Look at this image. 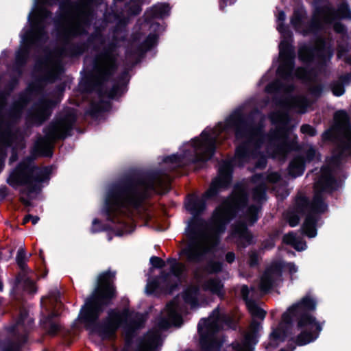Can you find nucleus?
Masks as SVG:
<instances>
[{
    "mask_svg": "<svg viewBox=\"0 0 351 351\" xmlns=\"http://www.w3.org/2000/svg\"><path fill=\"white\" fill-rule=\"evenodd\" d=\"M169 191L168 176L162 170L146 172L132 170L123 175L109 187L102 213L108 221L119 226L116 235L122 236L135 228L121 218L124 210H139L154 195H165Z\"/></svg>",
    "mask_w": 351,
    "mask_h": 351,
    "instance_id": "1",
    "label": "nucleus"
},
{
    "mask_svg": "<svg viewBox=\"0 0 351 351\" xmlns=\"http://www.w3.org/2000/svg\"><path fill=\"white\" fill-rule=\"evenodd\" d=\"M116 271L110 269L100 274L97 278V286L93 292L86 298L82 306L78 319L84 324L87 330L97 334L102 339H110L116 335L118 329L123 326L128 335L134 334L142 328L145 323V317L141 313H136L134 318L130 319L132 313L129 308L119 311L111 308L107 312V316L101 322V315L106 308L112 304L117 296L116 286L114 283Z\"/></svg>",
    "mask_w": 351,
    "mask_h": 351,
    "instance_id": "2",
    "label": "nucleus"
},
{
    "mask_svg": "<svg viewBox=\"0 0 351 351\" xmlns=\"http://www.w3.org/2000/svg\"><path fill=\"white\" fill-rule=\"evenodd\" d=\"M221 130H233L236 140H244L236 147L234 157L239 164L248 162L252 154L251 146L260 147L264 143V125L256 123L252 112L245 113L241 108L234 110L226 119L225 123H219Z\"/></svg>",
    "mask_w": 351,
    "mask_h": 351,
    "instance_id": "3",
    "label": "nucleus"
},
{
    "mask_svg": "<svg viewBox=\"0 0 351 351\" xmlns=\"http://www.w3.org/2000/svg\"><path fill=\"white\" fill-rule=\"evenodd\" d=\"M249 195L245 186L241 183H236L230 195L218 205L213 211L210 225L215 232V244L219 242V235L223 233L227 226L234 219L239 212L246 209L245 219L254 225L258 220V213L262 206L251 204L248 206Z\"/></svg>",
    "mask_w": 351,
    "mask_h": 351,
    "instance_id": "4",
    "label": "nucleus"
},
{
    "mask_svg": "<svg viewBox=\"0 0 351 351\" xmlns=\"http://www.w3.org/2000/svg\"><path fill=\"white\" fill-rule=\"evenodd\" d=\"M316 301L310 296L302 298L300 302L288 308L282 315V321L292 325L296 322V327L300 332L296 338H291L298 346H304L315 341L323 328L322 323L317 320L311 312L316 309Z\"/></svg>",
    "mask_w": 351,
    "mask_h": 351,
    "instance_id": "5",
    "label": "nucleus"
},
{
    "mask_svg": "<svg viewBox=\"0 0 351 351\" xmlns=\"http://www.w3.org/2000/svg\"><path fill=\"white\" fill-rule=\"evenodd\" d=\"M33 158H27L21 161L14 171L8 179L10 186L27 185V194L38 193L40 191V183L49 180L51 170L49 167L43 169L33 165Z\"/></svg>",
    "mask_w": 351,
    "mask_h": 351,
    "instance_id": "6",
    "label": "nucleus"
},
{
    "mask_svg": "<svg viewBox=\"0 0 351 351\" xmlns=\"http://www.w3.org/2000/svg\"><path fill=\"white\" fill-rule=\"evenodd\" d=\"M77 121V116L73 112H68L64 114L56 116L44 129V138L36 144V150L45 157H51L53 150L46 143V141H56L64 140L73 134V130Z\"/></svg>",
    "mask_w": 351,
    "mask_h": 351,
    "instance_id": "7",
    "label": "nucleus"
},
{
    "mask_svg": "<svg viewBox=\"0 0 351 351\" xmlns=\"http://www.w3.org/2000/svg\"><path fill=\"white\" fill-rule=\"evenodd\" d=\"M202 138L200 140L195 137L192 139V146L194 148L193 152L185 150L183 154H173L167 156L164 158L165 163L180 164L185 157L190 154L191 158V162L193 164L206 163L210 160L215 155L216 152L217 138L213 136L211 133L206 130H204L201 133Z\"/></svg>",
    "mask_w": 351,
    "mask_h": 351,
    "instance_id": "8",
    "label": "nucleus"
},
{
    "mask_svg": "<svg viewBox=\"0 0 351 351\" xmlns=\"http://www.w3.org/2000/svg\"><path fill=\"white\" fill-rule=\"evenodd\" d=\"M185 270V265L180 262L171 265L168 272L161 270L160 275L148 281L146 286L147 293L156 296L173 294L178 289Z\"/></svg>",
    "mask_w": 351,
    "mask_h": 351,
    "instance_id": "9",
    "label": "nucleus"
},
{
    "mask_svg": "<svg viewBox=\"0 0 351 351\" xmlns=\"http://www.w3.org/2000/svg\"><path fill=\"white\" fill-rule=\"evenodd\" d=\"M206 223L202 215H192L189 221L186 236L189 241L186 247L181 250L180 255L185 256L189 263H201L208 252L206 248L200 249L197 243V239L205 228Z\"/></svg>",
    "mask_w": 351,
    "mask_h": 351,
    "instance_id": "10",
    "label": "nucleus"
},
{
    "mask_svg": "<svg viewBox=\"0 0 351 351\" xmlns=\"http://www.w3.org/2000/svg\"><path fill=\"white\" fill-rule=\"evenodd\" d=\"M47 38L43 21L36 20L32 22L31 29L23 37L25 45L16 53L14 71L19 73V77L23 73V68L28 61L31 45L44 43Z\"/></svg>",
    "mask_w": 351,
    "mask_h": 351,
    "instance_id": "11",
    "label": "nucleus"
},
{
    "mask_svg": "<svg viewBox=\"0 0 351 351\" xmlns=\"http://www.w3.org/2000/svg\"><path fill=\"white\" fill-rule=\"evenodd\" d=\"M232 178L233 165L231 161L226 160L219 167L217 176L212 180L205 196L213 199L217 197L221 191L231 186Z\"/></svg>",
    "mask_w": 351,
    "mask_h": 351,
    "instance_id": "12",
    "label": "nucleus"
},
{
    "mask_svg": "<svg viewBox=\"0 0 351 351\" xmlns=\"http://www.w3.org/2000/svg\"><path fill=\"white\" fill-rule=\"evenodd\" d=\"M319 47L316 48L310 45H304L298 49V58L300 61L305 63L313 62L315 58V53L317 52V56L322 65H326L333 56L334 49L330 44H327L324 38L319 40Z\"/></svg>",
    "mask_w": 351,
    "mask_h": 351,
    "instance_id": "13",
    "label": "nucleus"
},
{
    "mask_svg": "<svg viewBox=\"0 0 351 351\" xmlns=\"http://www.w3.org/2000/svg\"><path fill=\"white\" fill-rule=\"evenodd\" d=\"M335 128L338 136L339 148L351 152V123L349 114L345 110H339L334 114Z\"/></svg>",
    "mask_w": 351,
    "mask_h": 351,
    "instance_id": "14",
    "label": "nucleus"
},
{
    "mask_svg": "<svg viewBox=\"0 0 351 351\" xmlns=\"http://www.w3.org/2000/svg\"><path fill=\"white\" fill-rule=\"evenodd\" d=\"M56 76L55 73L51 71H48L46 73L37 77L32 82L29 83L25 90L19 94L18 101L14 102L16 106L24 108L32 100L34 95L42 94L44 91L45 86L47 83H53L55 82Z\"/></svg>",
    "mask_w": 351,
    "mask_h": 351,
    "instance_id": "15",
    "label": "nucleus"
},
{
    "mask_svg": "<svg viewBox=\"0 0 351 351\" xmlns=\"http://www.w3.org/2000/svg\"><path fill=\"white\" fill-rule=\"evenodd\" d=\"M279 56L281 62L276 70L277 75L285 80L292 79L295 58L294 47L288 40H282L279 44Z\"/></svg>",
    "mask_w": 351,
    "mask_h": 351,
    "instance_id": "16",
    "label": "nucleus"
},
{
    "mask_svg": "<svg viewBox=\"0 0 351 351\" xmlns=\"http://www.w3.org/2000/svg\"><path fill=\"white\" fill-rule=\"evenodd\" d=\"M102 39L101 31L99 27H96L95 31L88 34L85 41L72 43L66 47H62L60 49V54L70 58L80 57L93 47L96 41Z\"/></svg>",
    "mask_w": 351,
    "mask_h": 351,
    "instance_id": "17",
    "label": "nucleus"
},
{
    "mask_svg": "<svg viewBox=\"0 0 351 351\" xmlns=\"http://www.w3.org/2000/svg\"><path fill=\"white\" fill-rule=\"evenodd\" d=\"M60 102L59 98L55 99L41 97L34 106V112L31 114L33 121L38 125L43 124L52 114L53 110Z\"/></svg>",
    "mask_w": 351,
    "mask_h": 351,
    "instance_id": "18",
    "label": "nucleus"
},
{
    "mask_svg": "<svg viewBox=\"0 0 351 351\" xmlns=\"http://www.w3.org/2000/svg\"><path fill=\"white\" fill-rule=\"evenodd\" d=\"M283 265L280 262L272 263L266 267L260 280V289L267 293L272 289L276 281L282 276Z\"/></svg>",
    "mask_w": 351,
    "mask_h": 351,
    "instance_id": "19",
    "label": "nucleus"
},
{
    "mask_svg": "<svg viewBox=\"0 0 351 351\" xmlns=\"http://www.w3.org/2000/svg\"><path fill=\"white\" fill-rule=\"evenodd\" d=\"M62 21H60L58 26H56L57 30V37L60 40H62L64 45V47L69 45L70 40L73 38H77L81 36L88 35V32L86 28L81 23L77 24L71 28H65L62 26Z\"/></svg>",
    "mask_w": 351,
    "mask_h": 351,
    "instance_id": "20",
    "label": "nucleus"
},
{
    "mask_svg": "<svg viewBox=\"0 0 351 351\" xmlns=\"http://www.w3.org/2000/svg\"><path fill=\"white\" fill-rule=\"evenodd\" d=\"M315 187L319 190V193H332L339 187V183L335 178L329 167H323L322 174L315 184Z\"/></svg>",
    "mask_w": 351,
    "mask_h": 351,
    "instance_id": "21",
    "label": "nucleus"
},
{
    "mask_svg": "<svg viewBox=\"0 0 351 351\" xmlns=\"http://www.w3.org/2000/svg\"><path fill=\"white\" fill-rule=\"evenodd\" d=\"M205 196V193L199 196L196 194H189L186 197L185 208L192 215H202L206 210L208 199H213Z\"/></svg>",
    "mask_w": 351,
    "mask_h": 351,
    "instance_id": "22",
    "label": "nucleus"
},
{
    "mask_svg": "<svg viewBox=\"0 0 351 351\" xmlns=\"http://www.w3.org/2000/svg\"><path fill=\"white\" fill-rule=\"evenodd\" d=\"M129 80V71L125 69L119 74L117 79L114 80V82L111 88L106 91L107 97L110 99L121 97L127 91Z\"/></svg>",
    "mask_w": 351,
    "mask_h": 351,
    "instance_id": "23",
    "label": "nucleus"
},
{
    "mask_svg": "<svg viewBox=\"0 0 351 351\" xmlns=\"http://www.w3.org/2000/svg\"><path fill=\"white\" fill-rule=\"evenodd\" d=\"M234 233L238 237V245L242 248L253 243V235L245 222L240 221L234 228Z\"/></svg>",
    "mask_w": 351,
    "mask_h": 351,
    "instance_id": "24",
    "label": "nucleus"
},
{
    "mask_svg": "<svg viewBox=\"0 0 351 351\" xmlns=\"http://www.w3.org/2000/svg\"><path fill=\"white\" fill-rule=\"evenodd\" d=\"M202 289L205 291H209L213 295H217L221 300L225 298L224 285L219 277L210 278L206 280L202 285Z\"/></svg>",
    "mask_w": 351,
    "mask_h": 351,
    "instance_id": "25",
    "label": "nucleus"
},
{
    "mask_svg": "<svg viewBox=\"0 0 351 351\" xmlns=\"http://www.w3.org/2000/svg\"><path fill=\"white\" fill-rule=\"evenodd\" d=\"M117 45L114 43H110L103 47L101 52L97 56L96 60L101 64L118 65L117 59L114 54Z\"/></svg>",
    "mask_w": 351,
    "mask_h": 351,
    "instance_id": "26",
    "label": "nucleus"
},
{
    "mask_svg": "<svg viewBox=\"0 0 351 351\" xmlns=\"http://www.w3.org/2000/svg\"><path fill=\"white\" fill-rule=\"evenodd\" d=\"M97 72V80L101 83V85L110 80L118 69V65L101 64L95 66Z\"/></svg>",
    "mask_w": 351,
    "mask_h": 351,
    "instance_id": "27",
    "label": "nucleus"
},
{
    "mask_svg": "<svg viewBox=\"0 0 351 351\" xmlns=\"http://www.w3.org/2000/svg\"><path fill=\"white\" fill-rule=\"evenodd\" d=\"M350 81L351 73L339 75L337 80H334L330 84V88L332 94L336 97L343 95L346 92L345 86L348 85Z\"/></svg>",
    "mask_w": 351,
    "mask_h": 351,
    "instance_id": "28",
    "label": "nucleus"
},
{
    "mask_svg": "<svg viewBox=\"0 0 351 351\" xmlns=\"http://www.w3.org/2000/svg\"><path fill=\"white\" fill-rule=\"evenodd\" d=\"M319 217L312 213H308L302 225L304 234L308 238H314L317 234V223Z\"/></svg>",
    "mask_w": 351,
    "mask_h": 351,
    "instance_id": "29",
    "label": "nucleus"
},
{
    "mask_svg": "<svg viewBox=\"0 0 351 351\" xmlns=\"http://www.w3.org/2000/svg\"><path fill=\"white\" fill-rule=\"evenodd\" d=\"M79 3L72 0H60V14L57 16L54 19L55 26H58L60 21H63L66 16L70 15L73 9H77Z\"/></svg>",
    "mask_w": 351,
    "mask_h": 351,
    "instance_id": "30",
    "label": "nucleus"
},
{
    "mask_svg": "<svg viewBox=\"0 0 351 351\" xmlns=\"http://www.w3.org/2000/svg\"><path fill=\"white\" fill-rule=\"evenodd\" d=\"M21 285L26 292L29 293H34L36 292L35 282L29 277L25 276V274L23 273H18L16 275L14 288L17 289Z\"/></svg>",
    "mask_w": 351,
    "mask_h": 351,
    "instance_id": "31",
    "label": "nucleus"
},
{
    "mask_svg": "<svg viewBox=\"0 0 351 351\" xmlns=\"http://www.w3.org/2000/svg\"><path fill=\"white\" fill-rule=\"evenodd\" d=\"M57 316L58 314L56 313L51 312L45 316L40 321L42 327L49 335H56L60 329V326L54 322V319Z\"/></svg>",
    "mask_w": 351,
    "mask_h": 351,
    "instance_id": "32",
    "label": "nucleus"
},
{
    "mask_svg": "<svg viewBox=\"0 0 351 351\" xmlns=\"http://www.w3.org/2000/svg\"><path fill=\"white\" fill-rule=\"evenodd\" d=\"M305 170V160L302 156H297L294 157L288 166L289 174L296 178L302 176Z\"/></svg>",
    "mask_w": 351,
    "mask_h": 351,
    "instance_id": "33",
    "label": "nucleus"
},
{
    "mask_svg": "<svg viewBox=\"0 0 351 351\" xmlns=\"http://www.w3.org/2000/svg\"><path fill=\"white\" fill-rule=\"evenodd\" d=\"M328 207L322 193L316 192L311 202V212L309 213L319 216V215L326 213L328 210Z\"/></svg>",
    "mask_w": 351,
    "mask_h": 351,
    "instance_id": "34",
    "label": "nucleus"
},
{
    "mask_svg": "<svg viewBox=\"0 0 351 351\" xmlns=\"http://www.w3.org/2000/svg\"><path fill=\"white\" fill-rule=\"evenodd\" d=\"M294 210L300 215H306L311 212V201L304 195H298L295 199Z\"/></svg>",
    "mask_w": 351,
    "mask_h": 351,
    "instance_id": "35",
    "label": "nucleus"
},
{
    "mask_svg": "<svg viewBox=\"0 0 351 351\" xmlns=\"http://www.w3.org/2000/svg\"><path fill=\"white\" fill-rule=\"evenodd\" d=\"M0 142L9 146L13 142L14 134L11 129V124L0 119Z\"/></svg>",
    "mask_w": 351,
    "mask_h": 351,
    "instance_id": "36",
    "label": "nucleus"
},
{
    "mask_svg": "<svg viewBox=\"0 0 351 351\" xmlns=\"http://www.w3.org/2000/svg\"><path fill=\"white\" fill-rule=\"evenodd\" d=\"M160 338V334L158 331L149 330L144 335L138 344L139 349H147L155 346Z\"/></svg>",
    "mask_w": 351,
    "mask_h": 351,
    "instance_id": "37",
    "label": "nucleus"
},
{
    "mask_svg": "<svg viewBox=\"0 0 351 351\" xmlns=\"http://www.w3.org/2000/svg\"><path fill=\"white\" fill-rule=\"evenodd\" d=\"M199 290L197 286H190L185 289L182 292V299L186 304L191 306H195L198 304L197 296Z\"/></svg>",
    "mask_w": 351,
    "mask_h": 351,
    "instance_id": "38",
    "label": "nucleus"
},
{
    "mask_svg": "<svg viewBox=\"0 0 351 351\" xmlns=\"http://www.w3.org/2000/svg\"><path fill=\"white\" fill-rule=\"evenodd\" d=\"M158 40V35L157 34L150 33L145 39L136 47V53L144 54L155 47Z\"/></svg>",
    "mask_w": 351,
    "mask_h": 351,
    "instance_id": "39",
    "label": "nucleus"
},
{
    "mask_svg": "<svg viewBox=\"0 0 351 351\" xmlns=\"http://www.w3.org/2000/svg\"><path fill=\"white\" fill-rule=\"evenodd\" d=\"M285 324V326L278 327L272 330L269 335V338L271 341H280L283 342L290 335L289 330L291 329L292 325Z\"/></svg>",
    "mask_w": 351,
    "mask_h": 351,
    "instance_id": "40",
    "label": "nucleus"
},
{
    "mask_svg": "<svg viewBox=\"0 0 351 351\" xmlns=\"http://www.w3.org/2000/svg\"><path fill=\"white\" fill-rule=\"evenodd\" d=\"M201 348L204 351H220L221 343L217 339H209L207 336L201 334Z\"/></svg>",
    "mask_w": 351,
    "mask_h": 351,
    "instance_id": "41",
    "label": "nucleus"
},
{
    "mask_svg": "<svg viewBox=\"0 0 351 351\" xmlns=\"http://www.w3.org/2000/svg\"><path fill=\"white\" fill-rule=\"evenodd\" d=\"M252 199L256 204L261 205L267 200V186L265 183H261L254 186L252 191Z\"/></svg>",
    "mask_w": 351,
    "mask_h": 351,
    "instance_id": "42",
    "label": "nucleus"
},
{
    "mask_svg": "<svg viewBox=\"0 0 351 351\" xmlns=\"http://www.w3.org/2000/svg\"><path fill=\"white\" fill-rule=\"evenodd\" d=\"M306 13L301 8H295L293 10L291 17L290 22L292 26L295 29L300 28L303 24V20L306 17Z\"/></svg>",
    "mask_w": 351,
    "mask_h": 351,
    "instance_id": "43",
    "label": "nucleus"
},
{
    "mask_svg": "<svg viewBox=\"0 0 351 351\" xmlns=\"http://www.w3.org/2000/svg\"><path fill=\"white\" fill-rule=\"evenodd\" d=\"M81 87L82 91L86 93H90L93 92L96 88L101 87V83L99 82L97 79H94L92 77L86 78L82 83Z\"/></svg>",
    "mask_w": 351,
    "mask_h": 351,
    "instance_id": "44",
    "label": "nucleus"
},
{
    "mask_svg": "<svg viewBox=\"0 0 351 351\" xmlns=\"http://www.w3.org/2000/svg\"><path fill=\"white\" fill-rule=\"evenodd\" d=\"M152 16L157 19H162L165 16H168L170 12V7L169 3H164L160 5H154L152 9Z\"/></svg>",
    "mask_w": 351,
    "mask_h": 351,
    "instance_id": "45",
    "label": "nucleus"
},
{
    "mask_svg": "<svg viewBox=\"0 0 351 351\" xmlns=\"http://www.w3.org/2000/svg\"><path fill=\"white\" fill-rule=\"evenodd\" d=\"M247 309L253 318L260 319L263 320L267 315V312L261 308L256 301H250V304L247 306Z\"/></svg>",
    "mask_w": 351,
    "mask_h": 351,
    "instance_id": "46",
    "label": "nucleus"
},
{
    "mask_svg": "<svg viewBox=\"0 0 351 351\" xmlns=\"http://www.w3.org/2000/svg\"><path fill=\"white\" fill-rule=\"evenodd\" d=\"M170 304H167L168 308V319L169 320L171 325L175 326H180L183 323V319L182 315L177 311V310L172 306H169Z\"/></svg>",
    "mask_w": 351,
    "mask_h": 351,
    "instance_id": "47",
    "label": "nucleus"
},
{
    "mask_svg": "<svg viewBox=\"0 0 351 351\" xmlns=\"http://www.w3.org/2000/svg\"><path fill=\"white\" fill-rule=\"evenodd\" d=\"M282 243L286 245H290L293 246V248L298 252L304 250V247H300L298 246V240L295 236V234L293 231H291L283 236Z\"/></svg>",
    "mask_w": 351,
    "mask_h": 351,
    "instance_id": "48",
    "label": "nucleus"
},
{
    "mask_svg": "<svg viewBox=\"0 0 351 351\" xmlns=\"http://www.w3.org/2000/svg\"><path fill=\"white\" fill-rule=\"evenodd\" d=\"M258 337L259 335L251 332H247L244 335L243 342L247 350L253 351L255 345L258 342Z\"/></svg>",
    "mask_w": 351,
    "mask_h": 351,
    "instance_id": "49",
    "label": "nucleus"
},
{
    "mask_svg": "<svg viewBox=\"0 0 351 351\" xmlns=\"http://www.w3.org/2000/svg\"><path fill=\"white\" fill-rule=\"evenodd\" d=\"M112 227L109 224H104L101 220L95 218L92 221V226L90 228V232L93 234L112 230Z\"/></svg>",
    "mask_w": 351,
    "mask_h": 351,
    "instance_id": "50",
    "label": "nucleus"
},
{
    "mask_svg": "<svg viewBox=\"0 0 351 351\" xmlns=\"http://www.w3.org/2000/svg\"><path fill=\"white\" fill-rule=\"evenodd\" d=\"M295 145H296V143L289 141L288 137L286 135L285 139L282 142L276 145V150L279 153L287 152L289 151L294 149Z\"/></svg>",
    "mask_w": 351,
    "mask_h": 351,
    "instance_id": "51",
    "label": "nucleus"
},
{
    "mask_svg": "<svg viewBox=\"0 0 351 351\" xmlns=\"http://www.w3.org/2000/svg\"><path fill=\"white\" fill-rule=\"evenodd\" d=\"M223 263L220 261H210L206 267V271L210 274H218L222 271Z\"/></svg>",
    "mask_w": 351,
    "mask_h": 351,
    "instance_id": "52",
    "label": "nucleus"
},
{
    "mask_svg": "<svg viewBox=\"0 0 351 351\" xmlns=\"http://www.w3.org/2000/svg\"><path fill=\"white\" fill-rule=\"evenodd\" d=\"M337 13L341 19H351V10L347 2H342L338 5Z\"/></svg>",
    "mask_w": 351,
    "mask_h": 351,
    "instance_id": "53",
    "label": "nucleus"
},
{
    "mask_svg": "<svg viewBox=\"0 0 351 351\" xmlns=\"http://www.w3.org/2000/svg\"><path fill=\"white\" fill-rule=\"evenodd\" d=\"M121 14L116 10L112 9L110 11H106L104 14V21L106 23H113L116 22L119 18Z\"/></svg>",
    "mask_w": 351,
    "mask_h": 351,
    "instance_id": "54",
    "label": "nucleus"
},
{
    "mask_svg": "<svg viewBox=\"0 0 351 351\" xmlns=\"http://www.w3.org/2000/svg\"><path fill=\"white\" fill-rule=\"evenodd\" d=\"M99 102H93L90 104V108L86 110V114L93 118L97 117L102 112Z\"/></svg>",
    "mask_w": 351,
    "mask_h": 351,
    "instance_id": "55",
    "label": "nucleus"
},
{
    "mask_svg": "<svg viewBox=\"0 0 351 351\" xmlns=\"http://www.w3.org/2000/svg\"><path fill=\"white\" fill-rule=\"evenodd\" d=\"M323 28L322 23L319 19H313L308 25L306 33H317Z\"/></svg>",
    "mask_w": 351,
    "mask_h": 351,
    "instance_id": "56",
    "label": "nucleus"
},
{
    "mask_svg": "<svg viewBox=\"0 0 351 351\" xmlns=\"http://www.w3.org/2000/svg\"><path fill=\"white\" fill-rule=\"evenodd\" d=\"M128 25V21L125 18L120 16L116 21L115 25L113 27L112 32L114 34H118L125 31Z\"/></svg>",
    "mask_w": 351,
    "mask_h": 351,
    "instance_id": "57",
    "label": "nucleus"
},
{
    "mask_svg": "<svg viewBox=\"0 0 351 351\" xmlns=\"http://www.w3.org/2000/svg\"><path fill=\"white\" fill-rule=\"evenodd\" d=\"M335 131L337 132L335 128V125L332 128L326 130L322 134V141L324 142H331L335 138L337 139V136H335Z\"/></svg>",
    "mask_w": 351,
    "mask_h": 351,
    "instance_id": "58",
    "label": "nucleus"
},
{
    "mask_svg": "<svg viewBox=\"0 0 351 351\" xmlns=\"http://www.w3.org/2000/svg\"><path fill=\"white\" fill-rule=\"evenodd\" d=\"M323 90L324 85L322 84L312 85L308 88L309 94L316 99H318L322 96Z\"/></svg>",
    "mask_w": 351,
    "mask_h": 351,
    "instance_id": "59",
    "label": "nucleus"
},
{
    "mask_svg": "<svg viewBox=\"0 0 351 351\" xmlns=\"http://www.w3.org/2000/svg\"><path fill=\"white\" fill-rule=\"evenodd\" d=\"M300 213H298L295 210L288 213L287 221L291 227H295L298 225L300 220Z\"/></svg>",
    "mask_w": 351,
    "mask_h": 351,
    "instance_id": "60",
    "label": "nucleus"
},
{
    "mask_svg": "<svg viewBox=\"0 0 351 351\" xmlns=\"http://www.w3.org/2000/svg\"><path fill=\"white\" fill-rule=\"evenodd\" d=\"M348 156L347 151L339 149V153L332 156L331 162L333 165L339 166L341 163L342 160Z\"/></svg>",
    "mask_w": 351,
    "mask_h": 351,
    "instance_id": "61",
    "label": "nucleus"
},
{
    "mask_svg": "<svg viewBox=\"0 0 351 351\" xmlns=\"http://www.w3.org/2000/svg\"><path fill=\"white\" fill-rule=\"evenodd\" d=\"M284 86L283 84L279 81H275L267 85L265 90L269 93H277Z\"/></svg>",
    "mask_w": 351,
    "mask_h": 351,
    "instance_id": "62",
    "label": "nucleus"
},
{
    "mask_svg": "<svg viewBox=\"0 0 351 351\" xmlns=\"http://www.w3.org/2000/svg\"><path fill=\"white\" fill-rule=\"evenodd\" d=\"M22 110L23 108L14 104L12 108L9 111V117L14 121L18 120L21 117Z\"/></svg>",
    "mask_w": 351,
    "mask_h": 351,
    "instance_id": "63",
    "label": "nucleus"
},
{
    "mask_svg": "<svg viewBox=\"0 0 351 351\" xmlns=\"http://www.w3.org/2000/svg\"><path fill=\"white\" fill-rule=\"evenodd\" d=\"M300 132L306 134L309 136H315L317 135V130L315 127L309 125V124H303L300 127Z\"/></svg>",
    "mask_w": 351,
    "mask_h": 351,
    "instance_id": "64",
    "label": "nucleus"
}]
</instances>
